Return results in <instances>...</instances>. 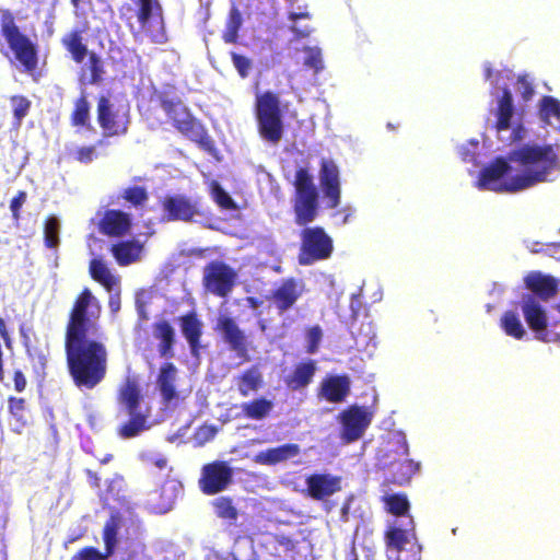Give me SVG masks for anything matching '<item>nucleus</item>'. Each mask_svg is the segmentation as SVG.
<instances>
[{
    "label": "nucleus",
    "mask_w": 560,
    "mask_h": 560,
    "mask_svg": "<svg viewBox=\"0 0 560 560\" xmlns=\"http://www.w3.org/2000/svg\"><path fill=\"white\" fill-rule=\"evenodd\" d=\"M319 184L326 199V207L335 209L340 205L341 186L339 168L332 160H322Z\"/></svg>",
    "instance_id": "nucleus-19"
},
{
    "label": "nucleus",
    "mask_w": 560,
    "mask_h": 560,
    "mask_svg": "<svg viewBox=\"0 0 560 560\" xmlns=\"http://www.w3.org/2000/svg\"><path fill=\"white\" fill-rule=\"evenodd\" d=\"M289 19L291 21H293V24L290 28L294 33V35L298 39L306 38L311 35L313 30L310 26L300 27L296 23L301 19H311V15L308 12H306V11L291 12L289 14Z\"/></svg>",
    "instance_id": "nucleus-49"
},
{
    "label": "nucleus",
    "mask_w": 560,
    "mask_h": 560,
    "mask_svg": "<svg viewBox=\"0 0 560 560\" xmlns=\"http://www.w3.org/2000/svg\"><path fill=\"white\" fill-rule=\"evenodd\" d=\"M136 9L129 3L119 8L120 19L130 21L135 13L142 31L151 36L154 42H161L164 37V14L159 0H132Z\"/></svg>",
    "instance_id": "nucleus-8"
},
{
    "label": "nucleus",
    "mask_w": 560,
    "mask_h": 560,
    "mask_svg": "<svg viewBox=\"0 0 560 560\" xmlns=\"http://www.w3.org/2000/svg\"><path fill=\"white\" fill-rule=\"evenodd\" d=\"M508 161L522 170V174L514 176L512 189L524 190L544 183L559 167V156L551 144H524L509 152Z\"/></svg>",
    "instance_id": "nucleus-3"
},
{
    "label": "nucleus",
    "mask_w": 560,
    "mask_h": 560,
    "mask_svg": "<svg viewBox=\"0 0 560 560\" xmlns=\"http://www.w3.org/2000/svg\"><path fill=\"white\" fill-rule=\"evenodd\" d=\"M98 231L110 237H121L131 229L130 215L121 210L109 209L100 220Z\"/></svg>",
    "instance_id": "nucleus-24"
},
{
    "label": "nucleus",
    "mask_w": 560,
    "mask_h": 560,
    "mask_svg": "<svg viewBox=\"0 0 560 560\" xmlns=\"http://www.w3.org/2000/svg\"><path fill=\"white\" fill-rule=\"evenodd\" d=\"M279 94L273 91L256 93L254 113L260 138L272 144H278L284 133L283 109Z\"/></svg>",
    "instance_id": "nucleus-4"
},
{
    "label": "nucleus",
    "mask_w": 560,
    "mask_h": 560,
    "mask_svg": "<svg viewBox=\"0 0 560 560\" xmlns=\"http://www.w3.org/2000/svg\"><path fill=\"white\" fill-rule=\"evenodd\" d=\"M336 217L340 218L342 224H347L354 215V209L350 206L343 207L336 211Z\"/></svg>",
    "instance_id": "nucleus-59"
},
{
    "label": "nucleus",
    "mask_w": 560,
    "mask_h": 560,
    "mask_svg": "<svg viewBox=\"0 0 560 560\" xmlns=\"http://www.w3.org/2000/svg\"><path fill=\"white\" fill-rule=\"evenodd\" d=\"M516 89L524 101H529L534 96V85L528 80L527 75H520L517 78Z\"/></svg>",
    "instance_id": "nucleus-56"
},
{
    "label": "nucleus",
    "mask_w": 560,
    "mask_h": 560,
    "mask_svg": "<svg viewBox=\"0 0 560 560\" xmlns=\"http://www.w3.org/2000/svg\"><path fill=\"white\" fill-rule=\"evenodd\" d=\"M44 242L48 248H56L59 244V221L48 217L44 223Z\"/></svg>",
    "instance_id": "nucleus-46"
},
{
    "label": "nucleus",
    "mask_w": 560,
    "mask_h": 560,
    "mask_svg": "<svg viewBox=\"0 0 560 560\" xmlns=\"http://www.w3.org/2000/svg\"><path fill=\"white\" fill-rule=\"evenodd\" d=\"M214 330L222 336L224 342L229 346V349L234 351L238 358L244 361L249 360L248 338L238 327L234 318L226 315L219 316Z\"/></svg>",
    "instance_id": "nucleus-16"
},
{
    "label": "nucleus",
    "mask_w": 560,
    "mask_h": 560,
    "mask_svg": "<svg viewBox=\"0 0 560 560\" xmlns=\"http://www.w3.org/2000/svg\"><path fill=\"white\" fill-rule=\"evenodd\" d=\"M307 56L305 58L304 65L308 68L314 69L317 73L323 70V59L322 52L318 48L307 47L306 49Z\"/></svg>",
    "instance_id": "nucleus-53"
},
{
    "label": "nucleus",
    "mask_w": 560,
    "mask_h": 560,
    "mask_svg": "<svg viewBox=\"0 0 560 560\" xmlns=\"http://www.w3.org/2000/svg\"><path fill=\"white\" fill-rule=\"evenodd\" d=\"M388 560H421L422 547L418 541L412 517L406 523H393L384 532Z\"/></svg>",
    "instance_id": "nucleus-7"
},
{
    "label": "nucleus",
    "mask_w": 560,
    "mask_h": 560,
    "mask_svg": "<svg viewBox=\"0 0 560 560\" xmlns=\"http://www.w3.org/2000/svg\"><path fill=\"white\" fill-rule=\"evenodd\" d=\"M292 184L294 223L303 228L300 232L298 261L301 266H310L331 256L334 241L323 226H308L319 212V195L313 175L306 167H299Z\"/></svg>",
    "instance_id": "nucleus-2"
},
{
    "label": "nucleus",
    "mask_w": 560,
    "mask_h": 560,
    "mask_svg": "<svg viewBox=\"0 0 560 560\" xmlns=\"http://www.w3.org/2000/svg\"><path fill=\"white\" fill-rule=\"evenodd\" d=\"M160 106L172 120L173 126L190 141L202 148H209L212 143L205 126L192 116L179 97H170L167 92L156 94Z\"/></svg>",
    "instance_id": "nucleus-5"
},
{
    "label": "nucleus",
    "mask_w": 560,
    "mask_h": 560,
    "mask_svg": "<svg viewBox=\"0 0 560 560\" xmlns=\"http://www.w3.org/2000/svg\"><path fill=\"white\" fill-rule=\"evenodd\" d=\"M9 412L18 420L25 424L23 413L25 410V399L21 397L11 396L8 399Z\"/></svg>",
    "instance_id": "nucleus-54"
},
{
    "label": "nucleus",
    "mask_w": 560,
    "mask_h": 560,
    "mask_svg": "<svg viewBox=\"0 0 560 560\" xmlns=\"http://www.w3.org/2000/svg\"><path fill=\"white\" fill-rule=\"evenodd\" d=\"M351 334L359 346L366 347L375 338V331L371 322H361L359 326L357 323L352 324Z\"/></svg>",
    "instance_id": "nucleus-42"
},
{
    "label": "nucleus",
    "mask_w": 560,
    "mask_h": 560,
    "mask_svg": "<svg viewBox=\"0 0 560 560\" xmlns=\"http://www.w3.org/2000/svg\"><path fill=\"white\" fill-rule=\"evenodd\" d=\"M73 154L74 160L82 164H89L97 158L96 149L94 145L80 147L75 149Z\"/></svg>",
    "instance_id": "nucleus-55"
},
{
    "label": "nucleus",
    "mask_w": 560,
    "mask_h": 560,
    "mask_svg": "<svg viewBox=\"0 0 560 560\" xmlns=\"http://www.w3.org/2000/svg\"><path fill=\"white\" fill-rule=\"evenodd\" d=\"M86 58L88 69L90 71L89 83L96 85L103 81V75L105 73L104 62L102 57L93 50L86 56Z\"/></svg>",
    "instance_id": "nucleus-43"
},
{
    "label": "nucleus",
    "mask_w": 560,
    "mask_h": 560,
    "mask_svg": "<svg viewBox=\"0 0 560 560\" xmlns=\"http://www.w3.org/2000/svg\"><path fill=\"white\" fill-rule=\"evenodd\" d=\"M243 416L252 420H262L267 418L272 409L273 402L266 397H258L241 405Z\"/></svg>",
    "instance_id": "nucleus-33"
},
{
    "label": "nucleus",
    "mask_w": 560,
    "mask_h": 560,
    "mask_svg": "<svg viewBox=\"0 0 560 560\" xmlns=\"http://www.w3.org/2000/svg\"><path fill=\"white\" fill-rule=\"evenodd\" d=\"M521 308L528 327L539 340L545 342L560 340V323H548L546 312L534 295L524 294Z\"/></svg>",
    "instance_id": "nucleus-10"
},
{
    "label": "nucleus",
    "mask_w": 560,
    "mask_h": 560,
    "mask_svg": "<svg viewBox=\"0 0 560 560\" xmlns=\"http://www.w3.org/2000/svg\"><path fill=\"white\" fill-rule=\"evenodd\" d=\"M177 368L171 361L162 363L156 376V385L165 404L178 399L176 390Z\"/></svg>",
    "instance_id": "nucleus-28"
},
{
    "label": "nucleus",
    "mask_w": 560,
    "mask_h": 560,
    "mask_svg": "<svg viewBox=\"0 0 560 560\" xmlns=\"http://www.w3.org/2000/svg\"><path fill=\"white\" fill-rule=\"evenodd\" d=\"M316 370V362L314 360L308 359L302 361L298 363L292 373L284 378V383L287 387L293 392L301 390L313 382Z\"/></svg>",
    "instance_id": "nucleus-29"
},
{
    "label": "nucleus",
    "mask_w": 560,
    "mask_h": 560,
    "mask_svg": "<svg viewBox=\"0 0 560 560\" xmlns=\"http://www.w3.org/2000/svg\"><path fill=\"white\" fill-rule=\"evenodd\" d=\"M384 502L388 513L395 516L404 517V520L395 521L394 523H406L408 521V517H412L411 515L408 514L410 504L406 494L394 493L386 495L384 498Z\"/></svg>",
    "instance_id": "nucleus-36"
},
{
    "label": "nucleus",
    "mask_w": 560,
    "mask_h": 560,
    "mask_svg": "<svg viewBox=\"0 0 560 560\" xmlns=\"http://www.w3.org/2000/svg\"><path fill=\"white\" fill-rule=\"evenodd\" d=\"M89 271L91 278L102 284L107 291H112L119 280L115 277L102 259L93 258L90 261Z\"/></svg>",
    "instance_id": "nucleus-35"
},
{
    "label": "nucleus",
    "mask_w": 560,
    "mask_h": 560,
    "mask_svg": "<svg viewBox=\"0 0 560 560\" xmlns=\"http://www.w3.org/2000/svg\"><path fill=\"white\" fill-rule=\"evenodd\" d=\"M106 556H103L96 548L94 547H85L81 549L72 560H105Z\"/></svg>",
    "instance_id": "nucleus-57"
},
{
    "label": "nucleus",
    "mask_w": 560,
    "mask_h": 560,
    "mask_svg": "<svg viewBox=\"0 0 560 560\" xmlns=\"http://www.w3.org/2000/svg\"><path fill=\"white\" fill-rule=\"evenodd\" d=\"M341 438L351 443L359 440L371 423V415L362 407L351 406L340 415Z\"/></svg>",
    "instance_id": "nucleus-20"
},
{
    "label": "nucleus",
    "mask_w": 560,
    "mask_h": 560,
    "mask_svg": "<svg viewBox=\"0 0 560 560\" xmlns=\"http://www.w3.org/2000/svg\"><path fill=\"white\" fill-rule=\"evenodd\" d=\"M167 458L164 457V456H161V457H158L155 459L152 460V464L159 468L160 470H163L167 467Z\"/></svg>",
    "instance_id": "nucleus-63"
},
{
    "label": "nucleus",
    "mask_w": 560,
    "mask_h": 560,
    "mask_svg": "<svg viewBox=\"0 0 560 560\" xmlns=\"http://www.w3.org/2000/svg\"><path fill=\"white\" fill-rule=\"evenodd\" d=\"M121 197L133 207L143 206L149 198L147 189L142 186H130L126 188Z\"/></svg>",
    "instance_id": "nucleus-47"
},
{
    "label": "nucleus",
    "mask_w": 560,
    "mask_h": 560,
    "mask_svg": "<svg viewBox=\"0 0 560 560\" xmlns=\"http://www.w3.org/2000/svg\"><path fill=\"white\" fill-rule=\"evenodd\" d=\"M152 336L158 341L156 350L164 359H172L175 355L176 332L167 319H159L152 324Z\"/></svg>",
    "instance_id": "nucleus-25"
},
{
    "label": "nucleus",
    "mask_w": 560,
    "mask_h": 560,
    "mask_svg": "<svg viewBox=\"0 0 560 560\" xmlns=\"http://www.w3.org/2000/svg\"><path fill=\"white\" fill-rule=\"evenodd\" d=\"M500 326L508 336L517 340L522 339L526 334L518 315L513 311L503 313Z\"/></svg>",
    "instance_id": "nucleus-39"
},
{
    "label": "nucleus",
    "mask_w": 560,
    "mask_h": 560,
    "mask_svg": "<svg viewBox=\"0 0 560 560\" xmlns=\"http://www.w3.org/2000/svg\"><path fill=\"white\" fill-rule=\"evenodd\" d=\"M350 390L351 382L347 374L328 375L320 382L318 397L331 404H340L346 400Z\"/></svg>",
    "instance_id": "nucleus-22"
},
{
    "label": "nucleus",
    "mask_w": 560,
    "mask_h": 560,
    "mask_svg": "<svg viewBox=\"0 0 560 560\" xmlns=\"http://www.w3.org/2000/svg\"><path fill=\"white\" fill-rule=\"evenodd\" d=\"M236 272L225 262L212 260L203 269V285L217 296L225 298L232 291Z\"/></svg>",
    "instance_id": "nucleus-13"
},
{
    "label": "nucleus",
    "mask_w": 560,
    "mask_h": 560,
    "mask_svg": "<svg viewBox=\"0 0 560 560\" xmlns=\"http://www.w3.org/2000/svg\"><path fill=\"white\" fill-rule=\"evenodd\" d=\"M300 446L294 443L267 448L255 456V462L261 465H277L300 454Z\"/></svg>",
    "instance_id": "nucleus-30"
},
{
    "label": "nucleus",
    "mask_w": 560,
    "mask_h": 560,
    "mask_svg": "<svg viewBox=\"0 0 560 560\" xmlns=\"http://www.w3.org/2000/svg\"><path fill=\"white\" fill-rule=\"evenodd\" d=\"M27 200V194L25 190H20L10 201V210L12 213V220L15 224H19L21 220V210Z\"/></svg>",
    "instance_id": "nucleus-52"
},
{
    "label": "nucleus",
    "mask_w": 560,
    "mask_h": 560,
    "mask_svg": "<svg viewBox=\"0 0 560 560\" xmlns=\"http://www.w3.org/2000/svg\"><path fill=\"white\" fill-rule=\"evenodd\" d=\"M214 512L218 517L229 521L237 518V510L233 505V501L229 497H220L213 501Z\"/></svg>",
    "instance_id": "nucleus-44"
},
{
    "label": "nucleus",
    "mask_w": 560,
    "mask_h": 560,
    "mask_svg": "<svg viewBox=\"0 0 560 560\" xmlns=\"http://www.w3.org/2000/svg\"><path fill=\"white\" fill-rule=\"evenodd\" d=\"M305 291V284L301 279L289 277L282 279L266 300L276 308L279 315L292 310Z\"/></svg>",
    "instance_id": "nucleus-14"
},
{
    "label": "nucleus",
    "mask_w": 560,
    "mask_h": 560,
    "mask_svg": "<svg viewBox=\"0 0 560 560\" xmlns=\"http://www.w3.org/2000/svg\"><path fill=\"white\" fill-rule=\"evenodd\" d=\"M0 336L2 337L5 346L8 348H10L11 347V338H10L9 332H8L4 319L2 317H0Z\"/></svg>",
    "instance_id": "nucleus-60"
},
{
    "label": "nucleus",
    "mask_w": 560,
    "mask_h": 560,
    "mask_svg": "<svg viewBox=\"0 0 560 560\" xmlns=\"http://www.w3.org/2000/svg\"><path fill=\"white\" fill-rule=\"evenodd\" d=\"M108 306L112 313H117L120 310V298L118 294L109 296Z\"/></svg>",
    "instance_id": "nucleus-62"
},
{
    "label": "nucleus",
    "mask_w": 560,
    "mask_h": 560,
    "mask_svg": "<svg viewBox=\"0 0 560 560\" xmlns=\"http://www.w3.org/2000/svg\"><path fill=\"white\" fill-rule=\"evenodd\" d=\"M243 19L241 11L236 7H232L226 20L225 31L222 34V39L226 44H236L238 39V31L242 27Z\"/></svg>",
    "instance_id": "nucleus-38"
},
{
    "label": "nucleus",
    "mask_w": 560,
    "mask_h": 560,
    "mask_svg": "<svg viewBox=\"0 0 560 560\" xmlns=\"http://www.w3.org/2000/svg\"><path fill=\"white\" fill-rule=\"evenodd\" d=\"M212 196L214 201L225 210H234L236 208V205L234 200L231 198V196L223 189V187L218 184H212Z\"/></svg>",
    "instance_id": "nucleus-48"
},
{
    "label": "nucleus",
    "mask_w": 560,
    "mask_h": 560,
    "mask_svg": "<svg viewBox=\"0 0 560 560\" xmlns=\"http://www.w3.org/2000/svg\"><path fill=\"white\" fill-rule=\"evenodd\" d=\"M143 245L137 240L121 241L113 244L110 253L119 266H128L141 257Z\"/></svg>",
    "instance_id": "nucleus-31"
},
{
    "label": "nucleus",
    "mask_w": 560,
    "mask_h": 560,
    "mask_svg": "<svg viewBox=\"0 0 560 560\" xmlns=\"http://www.w3.org/2000/svg\"><path fill=\"white\" fill-rule=\"evenodd\" d=\"M233 468L224 460H213L201 468L198 486L206 495L218 494L229 488L233 481Z\"/></svg>",
    "instance_id": "nucleus-12"
},
{
    "label": "nucleus",
    "mask_w": 560,
    "mask_h": 560,
    "mask_svg": "<svg viewBox=\"0 0 560 560\" xmlns=\"http://www.w3.org/2000/svg\"><path fill=\"white\" fill-rule=\"evenodd\" d=\"M70 119L72 126L75 127H83L88 124L90 119V105L85 96H81L75 101Z\"/></svg>",
    "instance_id": "nucleus-45"
},
{
    "label": "nucleus",
    "mask_w": 560,
    "mask_h": 560,
    "mask_svg": "<svg viewBox=\"0 0 560 560\" xmlns=\"http://www.w3.org/2000/svg\"><path fill=\"white\" fill-rule=\"evenodd\" d=\"M514 114L513 97L510 90L504 89L497 108L495 128L498 131L508 130L511 127V119Z\"/></svg>",
    "instance_id": "nucleus-34"
},
{
    "label": "nucleus",
    "mask_w": 560,
    "mask_h": 560,
    "mask_svg": "<svg viewBox=\"0 0 560 560\" xmlns=\"http://www.w3.org/2000/svg\"><path fill=\"white\" fill-rule=\"evenodd\" d=\"M305 483V494L316 501H324L341 490V477L330 474H312Z\"/></svg>",
    "instance_id": "nucleus-21"
},
{
    "label": "nucleus",
    "mask_w": 560,
    "mask_h": 560,
    "mask_svg": "<svg viewBox=\"0 0 560 560\" xmlns=\"http://www.w3.org/2000/svg\"><path fill=\"white\" fill-rule=\"evenodd\" d=\"M178 324L190 352L197 354L201 348L202 322L195 311H190L178 317Z\"/></svg>",
    "instance_id": "nucleus-26"
},
{
    "label": "nucleus",
    "mask_w": 560,
    "mask_h": 560,
    "mask_svg": "<svg viewBox=\"0 0 560 560\" xmlns=\"http://www.w3.org/2000/svg\"><path fill=\"white\" fill-rule=\"evenodd\" d=\"M231 59H232L233 66L235 67L238 75L242 79L247 78L253 68V61L248 57L237 54L235 51L231 52Z\"/></svg>",
    "instance_id": "nucleus-50"
},
{
    "label": "nucleus",
    "mask_w": 560,
    "mask_h": 560,
    "mask_svg": "<svg viewBox=\"0 0 560 560\" xmlns=\"http://www.w3.org/2000/svg\"><path fill=\"white\" fill-rule=\"evenodd\" d=\"M86 477L89 479L90 485L93 488H100L101 487V478L97 476L96 472H94L91 469L85 470Z\"/></svg>",
    "instance_id": "nucleus-61"
},
{
    "label": "nucleus",
    "mask_w": 560,
    "mask_h": 560,
    "mask_svg": "<svg viewBox=\"0 0 560 560\" xmlns=\"http://www.w3.org/2000/svg\"><path fill=\"white\" fill-rule=\"evenodd\" d=\"M9 101L13 114L12 127L18 130L23 119L30 114L32 102L24 95H12Z\"/></svg>",
    "instance_id": "nucleus-37"
},
{
    "label": "nucleus",
    "mask_w": 560,
    "mask_h": 560,
    "mask_svg": "<svg viewBox=\"0 0 560 560\" xmlns=\"http://www.w3.org/2000/svg\"><path fill=\"white\" fill-rule=\"evenodd\" d=\"M118 518L116 516H110L103 528V540L105 544L106 556L113 555L116 544H117V534H118Z\"/></svg>",
    "instance_id": "nucleus-40"
},
{
    "label": "nucleus",
    "mask_w": 560,
    "mask_h": 560,
    "mask_svg": "<svg viewBox=\"0 0 560 560\" xmlns=\"http://www.w3.org/2000/svg\"><path fill=\"white\" fill-rule=\"evenodd\" d=\"M84 33L85 30L75 27L68 31L60 38L62 47L69 54L71 60L78 65L82 63L92 51L89 50Z\"/></svg>",
    "instance_id": "nucleus-27"
},
{
    "label": "nucleus",
    "mask_w": 560,
    "mask_h": 560,
    "mask_svg": "<svg viewBox=\"0 0 560 560\" xmlns=\"http://www.w3.org/2000/svg\"><path fill=\"white\" fill-rule=\"evenodd\" d=\"M102 306L89 288L74 299L65 331L68 373L78 388L93 389L106 377L108 351L101 336Z\"/></svg>",
    "instance_id": "nucleus-1"
},
{
    "label": "nucleus",
    "mask_w": 560,
    "mask_h": 560,
    "mask_svg": "<svg viewBox=\"0 0 560 560\" xmlns=\"http://www.w3.org/2000/svg\"><path fill=\"white\" fill-rule=\"evenodd\" d=\"M323 337L322 328L318 325L312 326L306 330V352L313 354L317 352Z\"/></svg>",
    "instance_id": "nucleus-51"
},
{
    "label": "nucleus",
    "mask_w": 560,
    "mask_h": 560,
    "mask_svg": "<svg viewBox=\"0 0 560 560\" xmlns=\"http://www.w3.org/2000/svg\"><path fill=\"white\" fill-rule=\"evenodd\" d=\"M550 250L552 253V256L560 261V243L552 244Z\"/></svg>",
    "instance_id": "nucleus-64"
},
{
    "label": "nucleus",
    "mask_w": 560,
    "mask_h": 560,
    "mask_svg": "<svg viewBox=\"0 0 560 560\" xmlns=\"http://www.w3.org/2000/svg\"><path fill=\"white\" fill-rule=\"evenodd\" d=\"M13 383H14V389L18 393H22L25 390L27 381H26L24 373L21 370H15L13 372Z\"/></svg>",
    "instance_id": "nucleus-58"
},
{
    "label": "nucleus",
    "mask_w": 560,
    "mask_h": 560,
    "mask_svg": "<svg viewBox=\"0 0 560 560\" xmlns=\"http://www.w3.org/2000/svg\"><path fill=\"white\" fill-rule=\"evenodd\" d=\"M235 384L242 397L258 392L264 385V376L257 365H252L235 376Z\"/></svg>",
    "instance_id": "nucleus-32"
},
{
    "label": "nucleus",
    "mask_w": 560,
    "mask_h": 560,
    "mask_svg": "<svg viewBox=\"0 0 560 560\" xmlns=\"http://www.w3.org/2000/svg\"><path fill=\"white\" fill-rule=\"evenodd\" d=\"M539 113L547 124H550L552 119L560 120V101L546 95L540 101Z\"/></svg>",
    "instance_id": "nucleus-41"
},
{
    "label": "nucleus",
    "mask_w": 560,
    "mask_h": 560,
    "mask_svg": "<svg viewBox=\"0 0 560 560\" xmlns=\"http://www.w3.org/2000/svg\"><path fill=\"white\" fill-rule=\"evenodd\" d=\"M524 281L532 295L541 301H549L558 294L559 282L550 275L532 271L525 277Z\"/></svg>",
    "instance_id": "nucleus-23"
},
{
    "label": "nucleus",
    "mask_w": 560,
    "mask_h": 560,
    "mask_svg": "<svg viewBox=\"0 0 560 560\" xmlns=\"http://www.w3.org/2000/svg\"><path fill=\"white\" fill-rule=\"evenodd\" d=\"M97 122L107 137L126 135L130 122L129 106H116L108 97L100 96L97 100Z\"/></svg>",
    "instance_id": "nucleus-11"
},
{
    "label": "nucleus",
    "mask_w": 560,
    "mask_h": 560,
    "mask_svg": "<svg viewBox=\"0 0 560 560\" xmlns=\"http://www.w3.org/2000/svg\"><path fill=\"white\" fill-rule=\"evenodd\" d=\"M511 171L509 162L503 158H497L489 165L485 166L478 178L477 186L480 189H488L495 192H516L522 189H512L514 176L509 180L502 178Z\"/></svg>",
    "instance_id": "nucleus-15"
},
{
    "label": "nucleus",
    "mask_w": 560,
    "mask_h": 560,
    "mask_svg": "<svg viewBox=\"0 0 560 560\" xmlns=\"http://www.w3.org/2000/svg\"><path fill=\"white\" fill-rule=\"evenodd\" d=\"M117 401L129 420L118 429V434L124 439L137 436L148 428L149 413L140 410L142 401L141 388L135 378L127 377L117 393Z\"/></svg>",
    "instance_id": "nucleus-6"
},
{
    "label": "nucleus",
    "mask_w": 560,
    "mask_h": 560,
    "mask_svg": "<svg viewBox=\"0 0 560 560\" xmlns=\"http://www.w3.org/2000/svg\"><path fill=\"white\" fill-rule=\"evenodd\" d=\"M1 35L7 40L15 60L23 67L24 71H35L38 66V46L20 31L11 15L2 20Z\"/></svg>",
    "instance_id": "nucleus-9"
},
{
    "label": "nucleus",
    "mask_w": 560,
    "mask_h": 560,
    "mask_svg": "<svg viewBox=\"0 0 560 560\" xmlns=\"http://www.w3.org/2000/svg\"><path fill=\"white\" fill-rule=\"evenodd\" d=\"M161 206L167 221L190 222L200 214L198 201L186 195H167L161 200Z\"/></svg>",
    "instance_id": "nucleus-18"
},
{
    "label": "nucleus",
    "mask_w": 560,
    "mask_h": 560,
    "mask_svg": "<svg viewBox=\"0 0 560 560\" xmlns=\"http://www.w3.org/2000/svg\"><path fill=\"white\" fill-rule=\"evenodd\" d=\"M396 444V453L399 454L400 458L389 464L386 481L404 486L419 470V464L408 458L409 448L405 438L398 439Z\"/></svg>",
    "instance_id": "nucleus-17"
}]
</instances>
